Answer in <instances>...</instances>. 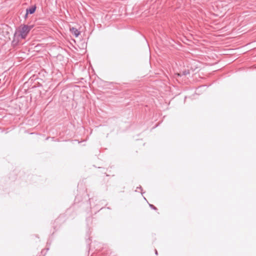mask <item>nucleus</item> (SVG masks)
Returning a JSON list of instances; mask_svg holds the SVG:
<instances>
[{
	"label": "nucleus",
	"mask_w": 256,
	"mask_h": 256,
	"mask_svg": "<svg viewBox=\"0 0 256 256\" xmlns=\"http://www.w3.org/2000/svg\"><path fill=\"white\" fill-rule=\"evenodd\" d=\"M33 28V26L24 25L20 27L15 33V34H18L19 36L22 39H24L26 37L28 34L31 29Z\"/></svg>",
	"instance_id": "1"
},
{
	"label": "nucleus",
	"mask_w": 256,
	"mask_h": 256,
	"mask_svg": "<svg viewBox=\"0 0 256 256\" xmlns=\"http://www.w3.org/2000/svg\"><path fill=\"white\" fill-rule=\"evenodd\" d=\"M70 31L71 33L74 35L76 37H78L80 34V32L74 28H70Z\"/></svg>",
	"instance_id": "2"
},
{
	"label": "nucleus",
	"mask_w": 256,
	"mask_h": 256,
	"mask_svg": "<svg viewBox=\"0 0 256 256\" xmlns=\"http://www.w3.org/2000/svg\"><path fill=\"white\" fill-rule=\"evenodd\" d=\"M36 10V6H32L31 8H29L26 9L27 13L32 14Z\"/></svg>",
	"instance_id": "3"
},
{
	"label": "nucleus",
	"mask_w": 256,
	"mask_h": 256,
	"mask_svg": "<svg viewBox=\"0 0 256 256\" xmlns=\"http://www.w3.org/2000/svg\"><path fill=\"white\" fill-rule=\"evenodd\" d=\"M150 206L152 208V209H154V210H157V208H156V206H154V205H152V204H150Z\"/></svg>",
	"instance_id": "4"
},
{
	"label": "nucleus",
	"mask_w": 256,
	"mask_h": 256,
	"mask_svg": "<svg viewBox=\"0 0 256 256\" xmlns=\"http://www.w3.org/2000/svg\"><path fill=\"white\" fill-rule=\"evenodd\" d=\"M28 13H27V12H26V14H25V18H26L27 16H28Z\"/></svg>",
	"instance_id": "5"
},
{
	"label": "nucleus",
	"mask_w": 256,
	"mask_h": 256,
	"mask_svg": "<svg viewBox=\"0 0 256 256\" xmlns=\"http://www.w3.org/2000/svg\"><path fill=\"white\" fill-rule=\"evenodd\" d=\"M156 254H158V252H157V250H156Z\"/></svg>",
	"instance_id": "6"
}]
</instances>
